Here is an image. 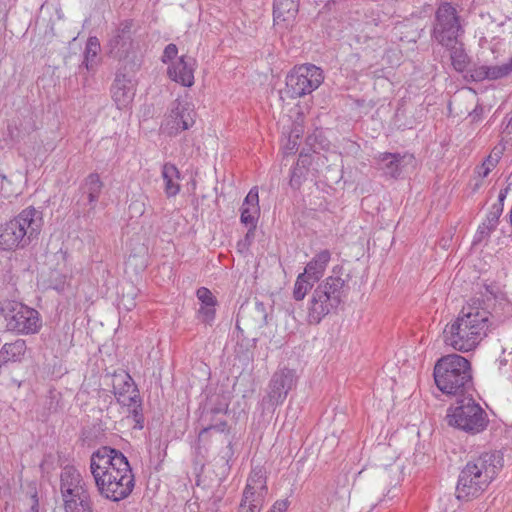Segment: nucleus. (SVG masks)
I'll return each mask as SVG.
<instances>
[{"label": "nucleus", "instance_id": "1", "mask_svg": "<svg viewBox=\"0 0 512 512\" xmlns=\"http://www.w3.org/2000/svg\"><path fill=\"white\" fill-rule=\"evenodd\" d=\"M90 473L99 495L120 502L132 493L135 477L126 456L117 449L102 446L90 456Z\"/></svg>", "mask_w": 512, "mask_h": 512}, {"label": "nucleus", "instance_id": "2", "mask_svg": "<svg viewBox=\"0 0 512 512\" xmlns=\"http://www.w3.org/2000/svg\"><path fill=\"white\" fill-rule=\"evenodd\" d=\"M443 341L447 346L461 352L473 350L480 343V299H470L458 317L443 330Z\"/></svg>", "mask_w": 512, "mask_h": 512}, {"label": "nucleus", "instance_id": "3", "mask_svg": "<svg viewBox=\"0 0 512 512\" xmlns=\"http://www.w3.org/2000/svg\"><path fill=\"white\" fill-rule=\"evenodd\" d=\"M433 376L438 389L449 396H460L476 390L470 362L461 355L441 357L434 366Z\"/></svg>", "mask_w": 512, "mask_h": 512}, {"label": "nucleus", "instance_id": "4", "mask_svg": "<svg viewBox=\"0 0 512 512\" xmlns=\"http://www.w3.org/2000/svg\"><path fill=\"white\" fill-rule=\"evenodd\" d=\"M348 290L347 281L339 275H331L319 283L307 304V322L319 324L344 301Z\"/></svg>", "mask_w": 512, "mask_h": 512}, {"label": "nucleus", "instance_id": "5", "mask_svg": "<svg viewBox=\"0 0 512 512\" xmlns=\"http://www.w3.org/2000/svg\"><path fill=\"white\" fill-rule=\"evenodd\" d=\"M42 214L34 207L22 210L0 226V249L9 251L28 245L40 232Z\"/></svg>", "mask_w": 512, "mask_h": 512}, {"label": "nucleus", "instance_id": "6", "mask_svg": "<svg viewBox=\"0 0 512 512\" xmlns=\"http://www.w3.org/2000/svg\"><path fill=\"white\" fill-rule=\"evenodd\" d=\"M477 390L457 396L456 406L447 409L445 421L451 427L468 434L480 432V404Z\"/></svg>", "mask_w": 512, "mask_h": 512}, {"label": "nucleus", "instance_id": "7", "mask_svg": "<svg viewBox=\"0 0 512 512\" xmlns=\"http://www.w3.org/2000/svg\"><path fill=\"white\" fill-rule=\"evenodd\" d=\"M0 312L6 321L8 331L25 335L35 334L42 326L38 311L20 302L5 300L0 305Z\"/></svg>", "mask_w": 512, "mask_h": 512}, {"label": "nucleus", "instance_id": "8", "mask_svg": "<svg viewBox=\"0 0 512 512\" xmlns=\"http://www.w3.org/2000/svg\"><path fill=\"white\" fill-rule=\"evenodd\" d=\"M324 81V73L320 67L306 63L295 66L286 76L283 93L291 99L311 94Z\"/></svg>", "mask_w": 512, "mask_h": 512}, {"label": "nucleus", "instance_id": "9", "mask_svg": "<svg viewBox=\"0 0 512 512\" xmlns=\"http://www.w3.org/2000/svg\"><path fill=\"white\" fill-rule=\"evenodd\" d=\"M298 377L293 369L283 368L275 371L267 385L266 394L260 405L263 411H274L282 405L289 392L297 385Z\"/></svg>", "mask_w": 512, "mask_h": 512}, {"label": "nucleus", "instance_id": "10", "mask_svg": "<svg viewBox=\"0 0 512 512\" xmlns=\"http://www.w3.org/2000/svg\"><path fill=\"white\" fill-rule=\"evenodd\" d=\"M268 487L262 469H253L247 479L239 504V512H261Z\"/></svg>", "mask_w": 512, "mask_h": 512}, {"label": "nucleus", "instance_id": "11", "mask_svg": "<svg viewBox=\"0 0 512 512\" xmlns=\"http://www.w3.org/2000/svg\"><path fill=\"white\" fill-rule=\"evenodd\" d=\"M195 118L196 112L192 103L175 100L160 129L164 134L175 136L192 127L195 124Z\"/></svg>", "mask_w": 512, "mask_h": 512}, {"label": "nucleus", "instance_id": "12", "mask_svg": "<svg viewBox=\"0 0 512 512\" xmlns=\"http://www.w3.org/2000/svg\"><path fill=\"white\" fill-rule=\"evenodd\" d=\"M437 23L434 27V37L441 45L455 43L460 31L456 9L449 3H443L436 12Z\"/></svg>", "mask_w": 512, "mask_h": 512}, {"label": "nucleus", "instance_id": "13", "mask_svg": "<svg viewBox=\"0 0 512 512\" xmlns=\"http://www.w3.org/2000/svg\"><path fill=\"white\" fill-rule=\"evenodd\" d=\"M134 32L133 20L127 19L120 22L108 42L110 54L122 59L133 53L136 49V44L133 40Z\"/></svg>", "mask_w": 512, "mask_h": 512}, {"label": "nucleus", "instance_id": "14", "mask_svg": "<svg viewBox=\"0 0 512 512\" xmlns=\"http://www.w3.org/2000/svg\"><path fill=\"white\" fill-rule=\"evenodd\" d=\"M60 492L64 503L90 494L87 483L74 466H65L62 469Z\"/></svg>", "mask_w": 512, "mask_h": 512}, {"label": "nucleus", "instance_id": "15", "mask_svg": "<svg viewBox=\"0 0 512 512\" xmlns=\"http://www.w3.org/2000/svg\"><path fill=\"white\" fill-rule=\"evenodd\" d=\"M480 490V468L475 462H468L461 471L456 487L457 498L469 501L477 498Z\"/></svg>", "mask_w": 512, "mask_h": 512}, {"label": "nucleus", "instance_id": "16", "mask_svg": "<svg viewBox=\"0 0 512 512\" xmlns=\"http://www.w3.org/2000/svg\"><path fill=\"white\" fill-rule=\"evenodd\" d=\"M195 67L196 60L193 57L182 55L168 66L167 74L172 81L191 87L194 84Z\"/></svg>", "mask_w": 512, "mask_h": 512}, {"label": "nucleus", "instance_id": "17", "mask_svg": "<svg viewBox=\"0 0 512 512\" xmlns=\"http://www.w3.org/2000/svg\"><path fill=\"white\" fill-rule=\"evenodd\" d=\"M112 99L118 109L128 107L135 96L133 81L124 74H117L111 88Z\"/></svg>", "mask_w": 512, "mask_h": 512}, {"label": "nucleus", "instance_id": "18", "mask_svg": "<svg viewBox=\"0 0 512 512\" xmlns=\"http://www.w3.org/2000/svg\"><path fill=\"white\" fill-rule=\"evenodd\" d=\"M117 402L125 409L127 418H132L134 428L142 429L144 416L142 413V402L138 390H133L128 394L117 393Z\"/></svg>", "mask_w": 512, "mask_h": 512}, {"label": "nucleus", "instance_id": "19", "mask_svg": "<svg viewBox=\"0 0 512 512\" xmlns=\"http://www.w3.org/2000/svg\"><path fill=\"white\" fill-rule=\"evenodd\" d=\"M504 466V457L501 450H490L482 453V484L491 483Z\"/></svg>", "mask_w": 512, "mask_h": 512}, {"label": "nucleus", "instance_id": "20", "mask_svg": "<svg viewBox=\"0 0 512 512\" xmlns=\"http://www.w3.org/2000/svg\"><path fill=\"white\" fill-rule=\"evenodd\" d=\"M260 214L258 188L253 187L245 197L241 207V222L255 228Z\"/></svg>", "mask_w": 512, "mask_h": 512}, {"label": "nucleus", "instance_id": "21", "mask_svg": "<svg viewBox=\"0 0 512 512\" xmlns=\"http://www.w3.org/2000/svg\"><path fill=\"white\" fill-rule=\"evenodd\" d=\"M299 11V0H274L273 20L274 24L288 26L292 23Z\"/></svg>", "mask_w": 512, "mask_h": 512}, {"label": "nucleus", "instance_id": "22", "mask_svg": "<svg viewBox=\"0 0 512 512\" xmlns=\"http://www.w3.org/2000/svg\"><path fill=\"white\" fill-rule=\"evenodd\" d=\"M405 156L399 153H381L377 157L378 168L384 172L386 176L396 178L401 173V163Z\"/></svg>", "mask_w": 512, "mask_h": 512}, {"label": "nucleus", "instance_id": "23", "mask_svg": "<svg viewBox=\"0 0 512 512\" xmlns=\"http://www.w3.org/2000/svg\"><path fill=\"white\" fill-rule=\"evenodd\" d=\"M103 187L104 184L101 181L98 173H91L85 178L84 183L81 186V189L83 195L87 197L88 204L91 206V210L95 209L96 203L99 200Z\"/></svg>", "mask_w": 512, "mask_h": 512}, {"label": "nucleus", "instance_id": "24", "mask_svg": "<svg viewBox=\"0 0 512 512\" xmlns=\"http://www.w3.org/2000/svg\"><path fill=\"white\" fill-rule=\"evenodd\" d=\"M162 178L164 181V191L168 198L175 197L180 192V172L172 163H165L162 166Z\"/></svg>", "mask_w": 512, "mask_h": 512}, {"label": "nucleus", "instance_id": "25", "mask_svg": "<svg viewBox=\"0 0 512 512\" xmlns=\"http://www.w3.org/2000/svg\"><path fill=\"white\" fill-rule=\"evenodd\" d=\"M267 313L265 310V306L261 302H256L254 307L249 311L242 310L238 314L237 318V326H239L240 322H243L246 325H251L254 327H262L266 324Z\"/></svg>", "mask_w": 512, "mask_h": 512}, {"label": "nucleus", "instance_id": "26", "mask_svg": "<svg viewBox=\"0 0 512 512\" xmlns=\"http://www.w3.org/2000/svg\"><path fill=\"white\" fill-rule=\"evenodd\" d=\"M27 346L23 339H17L11 343H5L0 349V363L19 362L25 355Z\"/></svg>", "mask_w": 512, "mask_h": 512}, {"label": "nucleus", "instance_id": "27", "mask_svg": "<svg viewBox=\"0 0 512 512\" xmlns=\"http://www.w3.org/2000/svg\"><path fill=\"white\" fill-rule=\"evenodd\" d=\"M100 42L97 37H89L84 51L82 65L88 71H94L100 63L98 54L100 52Z\"/></svg>", "mask_w": 512, "mask_h": 512}, {"label": "nucleus", "instance_id": "28", "mask_svg": "<svg viewBox=\"0 0 512 512\" xmlns=\"http://www.w3.org/2000/svg\"><path fill=\"white\" fill-rule=\"evenodd\" d=\"M509 187L501 189L497 195V202L494 203L486 216V220L483 223L488 229H493L498 223V219L503 212L504 200L507 196Z\"/></svg>", "mask_w": 512, "mask_h": 512}, {"label": "nucleus", "instance_id": "29", "mask_svg": "<svg viewBox=\"0 0 512 512\" xmlns=\"http://www.w3.org/2000/svg\"><path fill=\"white\" fill-rule=\"evenodd\" d=\"M450 51V59L455 70L462 72L466 69L468 64V57L462 48V45L455 40L451 45H444Z\"/></svg>", "mask_w": 512, "mask_h": 512}, {"label": "nucleus", "instance_id": "30", "mask_svg": "<svg viewBox=\"0 0 512 512\" xmlns=\"http://www.w3.org/2000/svg\"><path fill=\"white\" fill-rule=\"evenodd\" d=\"M133 390H138L133 378L128 373L115 374L113 377V393L128 394Z\"/></svg>", "mask_w": 512, "mask_h": 512}, {"label": "nucleus", "instance_id": "31", "mask_svg": "<svg viewBox=\"0 0 512 512\" xmlns=\"http://www.w3.org/2000/svg\"><path fill=\"white\" fill-rule=\"evenodd\" d=\"M317 283L316 281H311L306 275L300 273L297 276V279L293 288V298L296 301H301L305 298L307 293L313 288V286Z\"/></svg>", "mask_w": 512, "mask_h": 512}, {"label": "nucleus", "instance_id": "32", "mask_svg": "<svg viewBox=\"0 0 512 512\" xmlns=\"http://www.w3.org/2000/svg\"><path fill=\"white\" fill-rule=\"evenodd\" d=\"M512 71V58L507 63L495 66H482L485 78L499 79L507 76Z\"/></svg>", "mask_w": 512, "mask_h": 512}, {"label": "nucleus", "instance_id": "33", "mask_svg": "<svg viewBox=\"0 0 512 512\" xmlns=\"http://www.w3.org/2000/svg\"><path fill=\"white\" fill-rule=\"evenodd\" d=\"M65 512H94L90 494L64 503Z\"/></svg>", "mask_w": 512, "mask_h": 512}, {"label": "nucleus", "instance_id": "34", "mask_svg": "<svg viewBox=\"0 0 512 512\" xmlns=\"http://www.w3.org/2000/svg\"><path fill=\"white\" fill-rule=\"evenodd\" d=\"M501 297L499 288L494 285L485 286V292H482V310H487L491 314L490 310H495L498 299Z\"/></svg>", "mask_w": 512, "mask_h": 512}, {"label": "nucleus", "instance_id": "35", "mask_svg": "<svg viewBox=\"0 0 512 512\" xmlns=\"http://www.w3.org/2000/svg\"><path fill=\"white\" fill-rule=\"evenodd\" d=\"M503 151L504 146L502 145H497L492 149L488 157L482 162V168H484V171L482 172V177L487 176L490 170L497 165V163L501 159Z\"/></svg>", "mask_w": 512, "mask_h": 512}, {"label": "nucleus", "instance_id": "36", "mask_svg": "<svg viewBox=\"0 0 512 512\" xmlns=\"http://www.w3.org/2000/svg\"><path fill=\"white\" fill-rule=\"evenodd\" d=\"M486 416V413L482 409V432L489 430L490 436L492 437L501 435L503 432L501 423L497 420L490 421L489 419H486Z\"/></svg>", "mask_w": 512, "mask_h": 512}, {"label": "nucleus", "instance_id": "37", "mask_svg": "<svg viewBox=\"0 0 512 512\" xmlns=\"http://www.w3.org/2000/svg\"><path fill=\"white\" fill-rule=\"evenodd\" d=\"M216 306L200 305L197 318L204 324L211 325L215 319Z\"/></svg>", "mask_w": 512, "mask_h": 512}, {"label": "nucleus", "instance_id": "38", "mask_svg": "<svg viewBox=\"0 0 512 512\" xmlns=\"http://www.w3.org/2000/svg\"><path fill=\"white\" fill-rule=\"evenodd\" d=\"M325 270L323 268H320L318 264H314V261L311 259L305 266L303 274L306 275L311 281L318 282Z\"/></svg>", "mask_w": 512, "mask_h": 512}, {"label": "nucleus", "instance_id": "39", "mask_svg": "<svg viewBox=\"0 0 512 512\" xmlns=\"http://www.w3.org/2000/svg\"><path fill=\"white\" fill-rule=\"evenodd\" d=\"M196 296L198 300L201 302L200 305H208V306H216L217 305V299L212 294V292L206 288V287H200L196 291Z\"/></svg>", "mask_w": 512, "mask_h": 512}, {"label": "nucleus", "instance_id": "40", "mask_svg": "<svg viewBox=\"0 0 512 512\" xmlns=\"http://www.w3.org/2000/svg\"><path fill=\"white\" fill-rule=\"evenodd\" d=\"M19 194L16 189L13 188V183L5 175L0 176V196L4 198H10Z\"/></svg>", "mask_w": 512, "mask_h": 512}, {"label": "nucleus", "instance_id": "41", "mask_svg": "<svg viewBox=\"0 0 512 512\" xmlns=\"http://www.w3.org/2000/svg\"><path fill=\"white\" fill-rule=\"evenodd\" d=\"M30 142L32 143V151H30L29 147H27V144L24 143L23 146L19 147L20 155L25 158H30L35 154L36 148L39 149L41 146L40 141H38L37 137L33 136L29 138Z\"/></svg>", "mask_w": 512, "mask_h": 512}, {"label": "nucleus", "instance_id": "42", "mask_svg": "<svg viewBox=\"0 0 512 512\" xmlns=\"http://www.w3.org/2000/svg\"><path fill=\"white\" fill-rule=\"evenodd\" d=\"M331 258V253L329 250L325 249L317 253L312 260L314 261V264H318L320 268L326 269L329 261Z\"/></svg>", "mask_w": 512, "mask_h": 512}, {"label": "nucleus", "instance_id": "43", "mask_svg": "<svg viewBox=\"0 0 512 512\" xmlns=\"http://www.w3.org/2000/svg\"><path fill=\"white\" fill-rule=\"evenodd\" d=\"M178 54V48L175 44L170 43L168 44L162 54L161 60L163 63H168L169 61H172L176 58Z\"/></svg>", "mask_w": 512, "mask_h": 512}, {"label": "nucleus", "instance_id": "44", "mask_svg": "<svg viewBox=\"0 0 512 512\" xmlns=\"http://www.w3.org/2000/svg\"><path fill=\"white\" fill-rule=\"evenodd\" d=\"M302 169L296 165L291 172L290 185L293 188H299L302 180Z\"/></svg>", "mask_w": 512, "mask_h": 512}, {"label": "nucleus", "instance_id": "45", "mask_svg": "<svg viewBox=\"0 0 512 512\" xmlns=\"http://www.w3.org/2000/svg\"><path fill=\"white\" fill-rule=\"evenodd\" d=\"M227 428L226 422H220L215 425H210L208 427H204L200 433H199V439H201L206 433H208L210 430H215L217 432H224Z\"/></svg>", "mask_w": 512, "mask_h": 512}, {"label": "nucleus", "instance_id": "46", "mask_svg": "<svg viewBox=\"0 0 512 512\" xmlns=\"http://www.w3.org/2000/svg\"><path fill=\"white\" fill-rule=\"evenodd\" d=\"M288 508L287 500H278L270 508L268 512H285Z\"/></svg>", "mask_w": 512, "mask_h": 512}, {"label": "nucleus", "instance_id": "47", "mask_svg": "<svg viewBox=\"0 0 512 512\" xmlns=\"http://www.w3.org/2000/svg\"><path fill=\"white\" fill-rule=\"evenodd\" d=\"M503 135L505 138L512 139V114L509 117V120L505 127L503 128Z\"/></svg>", "mask_w": 512, "mask_h": 512}, {"label": "nucleus", "instance_id": "48", "mask_svg": "<svg viewBox=\"0 0 512 512\" xmlns=\"http://www.w3.org/2000/svg\"><path fill=\"white\" fill-rule=\"evenodd\" d=\"M15 130H17L16 126H14V127L12 125L8 126V133H9L10 138L12 140H14V141H18L19 142L21 136H20L19 132L15 133Z\"/></svg>", "mask_w": 512, "mask_h": 512}, {"label": "nucleus", "instance_id": "49", "mask_svg": "<svg viewBox=\"0 0 512 512\" xmlns=\"http://www.w3.org/2000/svg\"><path fill=\"white\" fill-rule=\"evenodd\" d=\"M481 322H482V328H483L484 325L489 322V318L482 315Z\"/></svg>", "mask_w": 512, "mask_h": 512}, {"label": "nucleus", "instance_id": "50", "mask_svg": "<svg viewBox=\"0 0 512 512\" xmlns=\"http://www.w3.org/2000/svg\"><path fill=\"white\" fill-rule=\"evenodd\" d=\"M32 511L33 512H38V504L37 503L32 506Z\"/></svg>", "mask_w": 512, "mask_h": 512}, {"label": "nucleus", "instance_id": "51", "mask_svg": "<svg viewBox=\"0 0 512 512\" xmlns=\"http://www.w3.org/2000/svg\"><path fill=\"white\" fill-rule=\"evenodd\" d=\"M2 365H3V364H2V363H0V368L2 367Z\"/></svg>", "mask_w": 512, "mask_h": 512}]
</instances>
